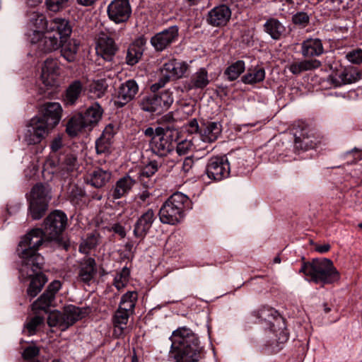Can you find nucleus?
Wrapping results in <instances>:
<instances>
[{"instance_id":"obj_39","label":"nucleus","mask_w":362,"mask_h":362,"mask_svg":"<svg viewBox=\"0 0 362 362\" xmlns=\"http://www.w3.org/2000/svg\"><path fill=\"white\" fill-rule=\"evenodd\" d=\"M87 129L83 122L82 115L73 116L66 124V132L71 136H76L82 129Z\"/></svg>"},{"instance_id":"obj_19","label":"nucleus","mask_w":362,"mask_h":362,"mask_svg":"<svg viewBox=\"0 0 362 362\" xmlns=\"http://www.w3.org/2000/svg\"><path fill=\"white\" fill-rule=\"evenodd\" d=\"M155 220V214L152 209H148L136 221L134 227V235L143 240L152 227Z\"/></svg>"},{"instance_id":"obj_11","label":"nucleus","mask_w":362,"mask_h":362,"mask_svg":"<svg viewBox=\"0 0 362 362\" xmlns=\"http://www.w3.org/2000/svg\"><path fill=\"white\" fill-rule=\"evenodd\" d=\"M108 18L115 23L127 22L132 13L129 0H113L107 6Z\"/></svg>"},{"instance_id":"obj_32","label":"nucleus","mask_w":362,"mask_h":362,"mask_svg":"<svg viewBox=\"0 0 362 362\" xmlns=\"http://www.w3.org/2000/svg\"><path fill=\"white\" fill-rule=\"evenodd\" d=\"M59 42L62 57L69 62H74L78 52V42L74 39H64Z\"/></svg>"},{"instance_id":"obj_58","label":"nucleus","mask_w":362,"mask_h":362,"mask_svg":"<svg viewBox=\"0 0 362 362\" xmlns=\"http://www.w3.org/2000/svg\"><path fill=\"white\" fill-rule=\"evenodd\" d=\"M309 16L305 12H298L293 16L292 21L294 24L305 26L309 23Z\"/></svg>"},{"instance_id":"obj_50","label":"nucleus","mask_w":362,"mask_h":362,"mask_svg":"<svg viewBox=\"0 0 362 362\" xmlns=\"http://www.w3.org/2000/svg\"><path fill=\"white\" fill-rule=\"evenodd\" d=\"M130 271L127 267H124L114 279V285L118 289L123 288L128 282Z\"/></svg>"},{"instance_id":"obj_17","label":"nucleus","mask_w":362,"mask_h":362,"mask_svg":"<svg viewBox=\"0 0 362 362\" xmlns=\"http://www.w3.org/2000/svg\"><path fill=\"white\" fill-rule=\"evenodd\" d=\"M115 133L113 124H109L105 127L100 136L95 141V151L98 156H107L110 154Z\"/></svg>"},{"instance_id":"obj_33","label":"nucleus","mask_w":362,"mask_h":362,"mask_svg":"<svg viewBox=\"0 0 362 362\" xmlns=\"http://www.w3.org/2000/svg\"><path fill=\"white\" fill-rule=\"evenodd\" d=\"M60 40L53 33L46 31L37 42V48L43 52H51L58 49L60 46Z\"/></svg>"},{"instance_id":"obj_37","label":"nucleus","mask_w":362,"mask_h":362,"mask_svg":"<svg viewBox=\"0 0 362 362\" xmlns=\"http://www.w3.org/2000/svg\"><path fill=\"white\" fill-rule=\"evenodd\" d=\"M317 146L316 139L308 134H301L295 137V148L298 150L307 151L314 148Z\"/></svg>"},{"instance_id":"obj_6","label":"nucleus","mask_w":362,"mask_h":362,"mask_svg":"<svg viewBox=\"0 0 362 362\" xmlns=\"http://www.w3.org/2000/svg\"><path fill=\"white\" fill-rule=\"evenodd\" d=\"M50 192V187L42 184H37L33 187L29 206L33 219H40L45 215L51 199Z\"/></svg>"},{"instance_id":"obj_18","label":"nucleus","mask_w":362,"mask_h":362,"mask_svg":"<svg viewBox=\"0 0 362 362\" xmlns=\"http://www.w3.org/2000/svg\"><path fill=\"white\" fill-rule=\"evenodd\" d=\"M231 11L228 6L222 4L210 10L206 17L207 23L214 27L224 26L229 21Z\"/></svg>"},{"instance_id":"obj_22","label":"nucleus","mask_w":362,"mask_h":362,"mask_svg":"<svg viewBox=\"0 0 362 362\" xmlns=\"http://www.w3.org/2000/svg\"><path fill=\"white\" fill-rule=\"evenodd\" d=\"M221 124L219 122L203 121L201 123L200 138L204 142L213 143L221 135Z\"/></svg>"},{"instance_id":"obj_1","label":"nucleus","mask_w":362,"mask_h":362,"mask_svg":"<svg viewBox=\"0 0 362 362\" xmlns=\"http://www.w3.org/2000/svg\"><path fill=\"white\" fill-rule=\"evenodd\" d=\"M45 241H51L45 235V230L34 228L20 241L18 252L21 259L19 272L24 276H31L42 267L44 258L37 252L39 247Z\"/></svg>"},{"instance_id":"obj_56","label":"nucleus","mask_w":362,"mask_h":362,"mask_svg":"<svg viewBox=\"0 0 362 362\" xmlns=\"http://www.w3.org/2000/svg\"><path fill=\"white\" fill-rule=\"evenodd\" d=\"M40 350L36 346H29L26 347L23 353V357L25 360H30V362L35 361L33 358L39 354Z\"/></svg>"},{"instance_id":"obj_12","label":"nucleus","mask_w":362,"mask_h":362,"mask_svg":"<svg viewBox=\"0 0 362 362\" xmlns=\"http://www.w3.org/2000/svg\"><path fill=\"white\" fill-rule=\"evenodd\" d=\"M40 115L36 116L52 129L61 119L62 107L59 103L49 102L43 104L40 109Z\"/></svg>"},{"instance_id":"obj_25","label":"nucleus","mask_w":362,"mask_h":362,"mask_svg":"<svg viewBox=\"0 0 362 362\" xmlns=\"http://www.w3.org/2000/svg\"><path fill=\"white\" fill-rule=\"evenodd\" d=\"M42 267L31 276H24L20 272L21 276L24 279H31L30 284L27 290V293L30 298L35 297L42 290V287L47 282V279L44 274L41 273Z\"/></svg>"},{"instance_id":"obj_59","label":"nucleus","mask_w":362,"mask_h":362,"mask_svg":"<svg viewBox=\"0 0 362 362\" xmlns=\"http://www.w3.org/2000/svg\"><path fill=\"white\" fill-rule=\"evenodd\" d=\"M187 131L191 134L199 133L201 135V124H198L196 119H193L188 124Z\"/></svg>"},{"instance_id":"obj_41","label":"nucleus","mask_w":362,"mask_h":362,"mask_svg":"<svg viewBox=\"0 0 362 362\" xmlns=\"http://www.w3.org/2000/svg\"><path fill=\"white\" fill-rule=\"evenodd\" d=\"M337 76L340 81L337 82L336 86H341L356 82L360 78L361 74L354 68H349L344 69Z\"/></svg>"},{"instance_id":"obj_26","label":"nucleus","mask_w":362,"mask_h":362,"mask_svg":"<svg viewBox=\"0 0 362 362\" xmlns=\"http://www.w3.org/2000/svg\"><path fill=\"white\" fill-rule=\"evenodd\" d=\"M136 181L129 175L119 178L112 189L111 196L114 199L124 197L132 189Z\"/></svg>"},{"instance_id":"obj_36","label":"nucleus","mask_w":362,"mask_h":362,"mask_svg":"<svg viewBox=\"0 0 362 362\" xmlns=\"http://www.w3.org/2000/svg\"><path fill=\"white\" fill-rule=\"evenodd\" d=\"M112 176L110 171L103 170L102 168L95 169L90 174V184L96 187L100 188L105 186L110 180Z\"/></svg>"},{"instance_id":"obj_30","label":"nucleus","mask_w":362,"mask_h":362,"mask_svg":"<svg viewBox=\"0 0 362 362\" xmlns=\"http://www.w3.org/2000/svg\"><path fill=\"white\" fill-rule=\"evenodd\" d=\"M96 263L93 258L85 259L80 265L78 278L81 281L88 284L96 274Z\"/></svg>"},{"instance_id":"obj_16","label":"nucleus","mask_w":362,"mask_h":362,"mask_svg":"<svg viewBox=\"0 0 362 362\" xmlns=\"http://www.w3.org/2000/svg\"><path fill=\"white\" fill-rule=\"evenodd\" d=\"M139 91V86L134 80H128L122 83L118 88L115 105L122 107L132 101Z\"/></svg>"},{"instance_id":"obj_34","label":"nucleus","mask_w":362,"mask_h":362,"mask_svg":"<svg viewBox=\"0 0 362 362\" xmlns=\"http://www.w3.org/2000/svg\"><path fill=\"white\" fill-rule=\"evenodd\" d=\"M132 314V313L129 312L118 308L112 319L115 327L114 334H115L117 337H120L123 334L124 330L126 329V325L128 322L129 317Z\"/></svg>"},{"instance_id":"obj_47","label":"nucleus","mask_w":362,"mask_h":362,"mask_svg":"<svg viewBox=\"0 0 362 362\" xmlns=\"http://www.w3.org/2000/svg\"><path fill=\"white\" fill-rule=\"evenodd\" d=\"M54 297L45 291L33 304L32 310L35 314L37 310H45L51 305Z\"/></svg>"},{"instance_id":"obj_5","label":"nucleus","mask_w":362,"mask_h":362,"mask_svg":"<svg viewBox=\"0 0 362 362\" xmlns=\"http://www.w3.org/2000/svg\"><path fill=\"white\" fill-rule=\"evenodd\" d=\"M66 215L59 210H55L45 218L44 221V230L45 235L54 241L59 246L67 250L68 245L61 237L62 233L66 226Z\"/></svg>"},{"instance_id":"obj_46","label":"nucleus","mask_w":362,"mask_h":362,"mask_svg":"<svg viewBox=\"0 0 362 362\" xmlns=\"http://www.w3.org/2000/svg\"><path fill=\"white\" fill-rule=\"evenodd\" d=\"M108 85L105 79L93 81L88 88L89 93L93 98H101L107 91Z\"/></svg>"},{"instance_id":"obj_14","label":"nucleus","mask_w":362,"mask_h":362,"mask_svg":"<svg viewBox=\"0 0 362 362\" xmlns=\"http://www.w3.org/2000/svg\"><path fill=\"white\" fill-rule=\"evenodd\" d=\"M179 28L173 25L161 32L156 33L151 39V44L156 51L161 52L177 41Z\"/></svg>"},{"instance_id":"obj_31","label":"nucleus","mask_w":362,"mask_h":362,"mask_svg":"<svg viewBox=\"0 0 362 362\" xmlns=\"http://www.w3.org/2000/svg\"><path fill=\"white\" fill-rule=\"evenodd\" d=\"M209 82L207 71L204 68H201L191 76L185 88L188 90L203 89L209 85Z\"/></svg>"},{"instance_id":"obj_29","label":"nucleus","mask_w":362,"mask_h":362,"mask_svg":"<svg viewBox=\"0 0 362 362\" xmlns=\"http://www.w3.org/2000/svg\"><path fill=\"white\" fill-rule=\"evenodd\" d=\"M321 62L317 59H304L291 63L288 69L294 75H299L303 71H312L319 68Z\"/></svg>"},{"instance_id":"obj_2","label":"nucleus","mask_w":362,"mask_h":362,"mask_svg":"<svg viewBox=\"0 0 362 362\" xmlns=\"http://www.w3.org/2000/svg\"><path fill=\"white\" fill-rule=\"evenodd\" d=\"M171 353L175 362H196L200 358L201 347L196 334L189 329L180 327L173 332Z\"/></svg>"},{"instance_id":"obj_38","label":"nucleus","mask_w":362,"mask_h":362,"mask_svg":"<svg viewBox=\"0 0 362 362\" xmlns=\"http://www.w3.org/2000/svg\"><path fill=\"white\" fill-rule=\"evenodd\" d=\"M264 27L265 32L274 40H279L285 31L284 26L275 18H270L267 21Z\"/></svg>"},{"instance_id":"obj_13","label":"nucleus","mask_w":362,"mask_h":362,"mask_svg":"<svg viewBox=\"0 0 362 362\" xmlns=\"http://www.w3.org/2000/svg\"><path fill=\"white\" fill-rule=\"evenodd\" d=\"M206 171L209 178L216 181H220L227 177L230 173L228 159L225 156L210 158L208 161Z\"/></svg>"},{"instance_id":"obj_54","label":"nucleus","mask_w":362,"mask_h":362,"mask_svg":"<svg viewBox=\"0 0 362 362\" xmlns=\"http://www.w3.org/2000/svg\"><path fill=\"white\" fill-rule=\"evenodd\" d=\"M346 59L351 63L354 64H359L362 63V49H355L346 54Z\"/></svg>"},{"instance_id":"obj_8","label":"nucleus","mask_w":362,"mask_h":362,"mask_svg":"<svg viewBox=\"0 0 362 362\" xmlns=\"http://www.w3.org/2000/svg\"><path fill=\"white\" fill-rule=\"evenodd\" d=\"M174 130L170 126L156 127V135L150 141V147L153 153L163 157L173 150Z\"/></svg>"},{"instance_id":"obj_57","label":"nucleus","mask_w":362,"mask_h":362,"mask_svg":"<svg viewBox=\"0 0 362 362\" xmlns=\"http://www.w3.org/2000/svg\"><path fill=\"white\" fill-rule=\"evenodd\" d=\"M192 146V144L191 141L183 140L177 144L176 151L180 156H183L189 152Z\"/></svg>"},{"instance_id":"obj_45","label":"nucleus","mask_w":362,"mask_h":362,"mask_svg":"<svg viewBox=\"0 0 362 362\" xmlns=\"http://www.w3.org/2000/svg\"><path fill=\"white\" fill-rule=\"evenodd\" d=\"M30 23L39 30H47V25L49 22L45 19V16L38 11H30L28 13Z\"/></svg>"},{"instance_id":"obj_4","label":"nucleus","mask_w":362,"mask_h":362,"mask_svg":"<svg viewBox=\"0 0 362 362\" xmlns=\"http://www.w3.org/2000/svg\"><path fill=\"white\" fill-rule=\"evenodd\" d=\"M189 204V198L181 192L171 195L159 210V218L162 223L174 225L184 217V209Z\"/></svg>"},{"instance_id":"obj_10","label":"nucleus","mask_w":362,"mask_h":362,"mask_svg":"<svg viewBox=\"0 0 362 362\" xmlns=\"http://www.w3.org/2000/svg\"><path fill=\"white\" fill-rule=\"evenodd\" d=\"M49 130L44 122L34 117L26 127L24 141L28 145L39 144L49 134Z\"/></svg>"},{"instance_id":"obj_62","label":"nucleus","mask_w":362,"mask_h":362,"mask_svg":"<svg viewBox=\"0 0 362 362\" xmlns=\"http://www.w3.org/2000/svg\"><path fill=\"white\" fill-rule=\"evenodd\" d=\"M194 165V160L192 157H187L185 158L182 163V170L184 172H189Z\"/></svg>"},{"instance_id":"obj_44","label":"nucleus","mask_w":362,"mask_h":362,"mask_svg":"<svg viewBox=\"0 0 362 362\" xmlns=\"http://www.w3.org/2000/svg\"><path fill=\"white\" fill-rule=\"evenodd\" d=\"M245 69V62L243 60H238L233 63L225 70L224 75L228 81H233L237 79Z\"/></svg>"},{"instance_id":"obj_55","label":"nucleus","mask_w":362,"mask_h":362,"mask_svg":"<svg viewBox=\"0 0 362 362\" xmlns=\"http://www.w3.org/2000/svg\"><path fill=\"white\" fill-rule=\"evenodd\" d=\"M44 321V317L36 315L35 317L30 319V320L26 323V328L28 332L32 334L35 332L36 328L42 324Z\"/></svg>"},{"instance_id":"obj_51","label":"nucleus","mask_w":362,"mask_h":362,"mask_svg":"<svg viewBox=\"0 0 362 362\" xmlns=\"http://www.w3.org/2000/svg\"><path fill=\"white\" fill-rule=\"evenodd\" d=\"M47 323L50 327H59L62 330L66 329L64 328V321L62 313H52L49 315L47 318Z\"/></svg>"},{"instance_id":"obj_61","label":"nucleus","mask_w":362,"mask_h":362,"mask_svg":"<svg viewBox=\"0 0 362 362\" xmlns=\"http://www.w3.org/2000/svg\"><path fill=\"white\" fill-rule=\"evenodd\" d=\"M98 240V235L92 233L86 238L85 245L88 249H91L97 245Z\"/></svg>"},{"instance_id":"obj_48","label":"nucleus","mask_w":362,"mask_h":362,"mask_svg":"<svg viewBox=\"0 0 362 362\" xmlns=\"http://www.w3.org/2000/svg\"><path fill=\"white\" fill-rule=\"evenodd\" d=\"M77 165L76 156L73 154L66 156L64 160L62 163L61 174L64 178H67L69 174L73 173Z\"/></svg>"},{"instance_id":"obj_42","label":"nucleus","mask_w":362,"mask_h":362,"mask_svg":"<svg viewBox=\"0 0 362 362\" xmlns=\"http://www.w3.org/2000/svg\"><path fill=\"white\" fill-rule=\"evenodd\" d=\"M138 294L135 291H128L122 297L119 308L133 313Z\"/></svg>"},{"instance_id":"obj_24","label":"nucleus","mask_w":362,"mask_h":362,"mask_svg":"<svg viewBox=\"0 0 362 362\" xmlns=\"http://www.w3.org/2000/svg\"><path fill=\"white\" fill-rule=\"evenodd\" d=\"M88 314V309L86 308H78L73 305L65 307L62 313L64 321V328L67 329Z\"/></svg>"},{"instance_id":"obj_35","label":"nucleus","mask_w":362,"mask_h":362,"mask_svg":"<svg viewBox=\"0 0 362 362\" xmlns=\"http://www.w3.org/2000/svg\"><path fill=\"white\" fill-rule=\"evenodd\" d=\"M83 90V84L81 81L75 80L71 83L66 90V95L64 97V103L66 105H74Z\"/></svg>"},{"instance_id":"obj_15","label":"nucleus","mask_w":362,"mask_h":362,"mask_svg":"<svg viewBox=\"0 0 362 362\" xmlns=\"http://www.w3.org/2000/svg\"><path fill=\"white\" fill-rule=\"evenodd\" d=\"M59 66L54 59H47L42 67L40 79L47 89L58 86Z\"/></svg>"},{"instance_id":"obj_3","label":"nucleus","mask_w":362,"mask_h":362,"mask_svg":"<svg viewBox=\"0 0 362 362\" xmlns=\"http://www.w3.org/2000/svg\"><path fill=\"white\" fill-rule=\"evenodd\" d=\"M300 272L310 276V280L315 283H321L323 285L332 284L339 279V273L333 262L327 258L303 263Z\"/></svg>"},{"instance_id":"obj_43","label":"nucleus","mask_w":362,"mask_h":362,"mask_svg":"<svg viewBox=\"0 0 362 362\" xmlns=\"http://www.w3.org/2000/svg\"><path fill=\"white\" fill-rule=\"evenodd\" d=\"M158 169V165L157 161L153 160L151 161L148 164L145 165L139 173V179L140 181L145 185L146 187H150L153 185V182H146L144 179L149 178L153 176Z\"/></svg>"},{"instance_id":"obj_63","label":"nucleus","mask_w":362,"mask_h":362,"mask_svg":"<svg viewBox=\"0 0 362 362\" xmlns=\"http://www.w3.org/2000/svg\"><path fill=\"white\" fill-rule=\"evenodd\" d=\"M112 230L119 235L121 238H124L126 236V231L124 228L120 224H114L112 227Z\"/></svg>"},{"instance_id":"obj_52","label":"nucleus","mask_w":362,"mask_h":362,"mask_svg":"<svg viewBox=\"0 0 362 362\" xmlns=\"http://www.w3.org/2000/svg\"><path fill=\"white\" fill-rule=\"evenodd\" d=\"M84 195L85 192L82 188L78 187L77 185L71 186L69 197L73 204H78L79 201L84 197Z\"/></svg>"},{"instance_id":"obj_53","label":"nucleus","mask_w":362,"mask_h":362,"mask_svg":"<svg viewBox=\"0 0 362 362\" xmlns=\"http://www.w3.org/2000/svg\"><path fill=\"white\" fill-rule=\"evenodd\" d=\"M69 0H46L47 8L54 12L59 11L67 6Z\"/></svg>"},{"instance_id":"obj_20","label":"nucleus","mask_w":362,"mask_h":362,"mask_svg":"<svg viewBox=\"0 0 362 362\" xmlns=\"http://www.w3.org/2000/svg\"><path fill=\"white\" fill-rule=\"evenodd\" d=\"M46 31L54 34L59 40H63L71 35L72 29L69 21L57 18L49 21Z\"/></svg>"},{"instance_id":"obj_7","label":"nucleus","mask_w":362,"mask_h":362,"mask_svg":"<svg viewBox=\"0 0 362 362\" xmlns=\"http://www.w3.org/2000/svg\"><path fill=\"white\" fill-rule=\"evenodd\" d=\"M173 101V93L166 90L159 95L151 94L144 97L139 102V106L145 112L160 115L169 109Z\"/></svg>"},{"instance_id":"obj_28","label":"nucleus","mask_w":362,"mask_h":362,"mask_svg":"<svg viewBox=\"0 0 362 362\" xmlns=\"http://www.w3.org/2000/svg\"><path fill=\"white\" fill-rule=\"evenodd\" d=\"M324 52L322 41L318 38H310L301 44V54L305 57H313L321 55Z\"/></svg>"},{"instance_id":"obj_21","label":"nucleus","mask_w":362,"mask_h":362,"mask_svg":"<svg viewBox=\"0 0 362 362\" xmlns=\"http://www.w3.org/2000/svg\"><path fill=\"white\" fill-rule=\"evenodd\" d=\"M187 68L188 65L185 62L172 60L163 65L161 71L165 80L169 81L171 78L177 79L182 77Z\"/></svg>"},{"instance_id":"obj_9","label":"nucleus","mask_w":362,"mask_h":362,"mask_svg":"<svg viewBox=\"0 0 362 362\" xmlns=\"http://www.w3.org/2000/svg\"><path fill=\"white\" fill-rule=\"evenodd\" d=\"M259 317L269 322L272 330L276 333L279 343L283 344L288 340V332L286 329L285 320L276 310L264 308L260 310Z\"/></svg>"},{"instance_id":"obj_23","label":"nucleus","mask_w":362,"mask_h":362,"mask_svg":"<svg viewBox=\"0 0 362 362\" xmlns=\"http://www.w3.org/2000/svg\"><path fill=\"white\" fill-rule=\"evenodd\" d=\"M117 51V47L114 40L103 35L98 40L96 52L100 55L105 60L111 61Z\"/></svg>"},{"instance_id":"obj_64","label":"nucleus","mask_w":362,"mask_h":362,"mask_svg":"<svg viewBox=\"0 0 362 362\" xmlns=\"http://www.w3.org/2000/svg\"><path fill=\"white\" fill-rule=\"evenodd\" d=\"M175 121V119L173 117V115L172 112H169L165 115H163L160 118L161 123H167V124H171Z\"/></svg>"},{"instance_id":"obj_40","label":"nucleus","mask_w":362,"mask_h":362,"mask_svg":"<svg viewBox=\"0 0 362 362\" xmlns=\"http://www.w3.org/2000/svg\"><path fill=\"white\" fill-rule=\"evenodd\" d=\"M265 78V71L261 67L249 69L247 73L242 77V81L246 84L262 82Z\"/></svg>"},{"instance_id":"obj_60","label":"nucleus","mask_w":362,"mask_h":362,"mask_svg":"<svg viewBox=\"0 0 362 362\" xmlns=\"http://www.w3.org/2000/svg\"><path fill=\"white\" fill-rule=\"evenodd\" d=\"M61 288V283L59 281H52L46 289V292L49 294H52V296L54 297L57 292Z\"/></svg>"},{"instance_id":"obj_49","label":"nucleus","mask_w":362,"mask_h":362,"mask_svg":"<svg viewBox=\"0 0 362 362\" xmlns=\"http://www.w3.org/2000/svg\"><path fill=\"white\" fill-rule=\"evenodd\" d=\"M143 52L144 49H141L136 45H130L127 53V63L131 66L136 64L141 59Z\"/></svg>"},{"instance_id":"obj_27","label":"nucleus","mask_w":362,"mask_h":362,"mask_svg":"<svg viewBox=\"0 0 362 362\" xmlns=\"http://www.w3.org/2000/svg\"><path fill=\"white\" fill-rule=\"evenodd\" d=\"M103 110L101 106L95 103L90 106L82 115L83 122L88 130L92 129L100 120Z\"/></svg>"}]
</instances>
